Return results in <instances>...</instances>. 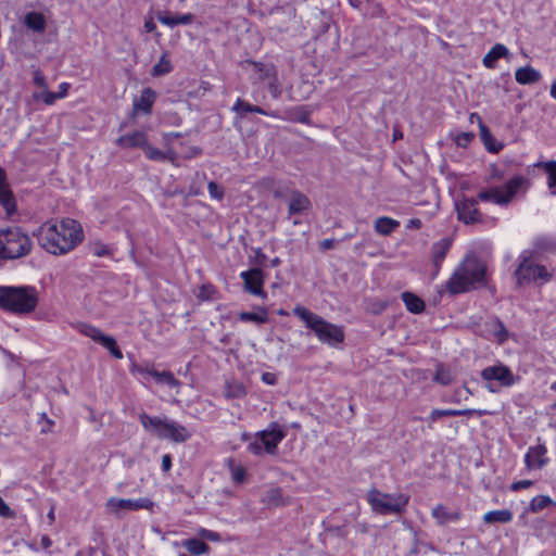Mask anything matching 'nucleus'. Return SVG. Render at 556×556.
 I'll return each instance as SVG.
<instances>
[{"label": "nucleus", "mask_w": 556, "mask_h": 556, "mask_svg": "<svg viewBox=\"0 0 556 556\" xmlns=\"http://www.w3.org/2000/svg\"><path fill=\"white\" fill-rule=\"evenodd\" d=\"M34 236L39 245L53 255H64L84 240L81 225L72 218L48 220L34 231Z\"/></svg>", "instance_id": "f257e3e1"}, {"label": "nucleus", "mask_w": 556, "mask_h": 556, "mask_svg": "<svg viewBox=\"0 0 556 556\" xmlns=\"http://www.w3.org/2000/svg\"><path fill=\"white\" fill-rule=\"evenodd\" d=\"M486 266L476 256H466L455 268L445 283L451 294L468 292L482 286L485 280Z\"/></svg>", "instance_id": "f03ea898"}, {"label": "nucleus", "mask_w": 556, "mask_h": 556, "mask_svg": "<svg viewBox=\"0 0 556 556\" xmlns=\"http://www.w3.org/2000/svg\"><path fill=\"white\" fill-rule=\"evenodd\" d=\"M38 305V291L31 286H0V308L17 316L33 313Z\"/></svg>", "instance_id": "7ed1b4c3"}, {"label": "nucleus", "mask_w": 556, "mask_h": 556, "mask_svg": "<svg viewBox=\"0 0 556 556\" xmlns=\"http://www.w3.org/2000/svg\"><path fill=\"white\" fill-rule=\"evenodd\" d=\"M292 312L315 333L321 343L337 346L343 342L344 331L341 326L327 321L302 305H296Z\"/></svg>", "instance_id": "20e7f679"}, {"label": "nucleus", "mask_w": 556, "mask_h": 556, "mask_svg": "<svg viewBox=\"0 0 556 556\" xmlns=\"http://www.w3.org/2000/svg\"><path fill=\"white\" fill-rule=\"evenodd\" d=\"M518 261L519 264L514 274L518 287L530 285L541 287L553 279V273L535 260L532 251H522Z\"/></svg>", "instance_id": "39448f33"}, {"label": "nucleus", "mask_w": 556, "mask_h": 556, "mask_svg": "<svg viewBox=\"0 0 556 556\" xmlns=\"http://www.w3.org/2000/svg\"><path fill=\"white\" fill-rule=\"evenodd\" d=\"M139 420L147 432L162 440L182 443L188 441L191 437V433L186 427L167 418L150 416L142 413L139 415Z\"/></svg>", "instance_id": "423d86ee"}, {"label": "nucleus", "mask_w": 556, "mask_h": 556, "mask_svg": "<svg viewBox=\"0 0 556 556\" xmlns=\"http://www.w3.org/2000/svg\"><path fill=\"white\" fill-rule=\"evenodd\" d=\"M33 241L30 237L17 226L0 229V258L17 260L30 253Z\"/></svg>", "instance_id": "0eeeda50"}, {"label": "nucleus", "mask_w": 556, "mask_h": 556, "mask_svg": "<svg viewBox=\"0 0 556 556\" xmlns=\"http://www.w3.org/2000/svg\"><path fill=\"white\" fill-rule=\"evenodd\" d=\"M286 435L287 431L282 427L277 422H270L266 429L254 434L247 451L255 456H262L264 453L274 455Z\"/></svg>", "instance_id": "6e6552de"}, {"label": "nucleus", "mask_w": 556, "mask_h": 556, "mask_svg": "<svg viewBox=\"0 0 556 556\" xmlns=\"http://www.w3.org/2000/svg\"><path fill=\"white\" fill-rule=\"evenodd\" d=\"M366 498L372 510L380 515H401L409 501L406 494L383 493L377 489H371Z\"/></svg>", "instance_id": "1a4fd4ad"}, {"label": "nucleus", "mask_w": 556, "mask_h": 556, "mask_svg": "<svg viewBox=\"0 0 556 556\" xmlns=\"http://www.w3.org/2000/svg\"><path fill=\"white\" fill-rule=\"evenodd\" d=\"M528 179L523 176H515L509 179L505 185L491 187L481 190L478 195V201L492 202L496 205H507L517 194V192L526 188Z\"/></svg>", "instance_id": "9d476101"}, {"label": "nucleus", "mask_w": 556, "mask_h": 556, "mask_svg": "<svg viewBox=\"0 0 556 556\" xmlns=\"http://www.w3.org/2000/svg\"><path fill=\"white\" fill-rule=\"evenodd\" d=\"M78 332L85 337L90 338L92 341L101 344L116 359L123 358V353L116 344V340L112 336L104 334L98 327L89 324L80 323L76 326Z\"/></svg>", "instance_id": "9b49d317"}, {"label": "nucleus", "mask_w": 556, "mask_h": 556, "mask_svg": "<svg viewBox=\"0 0 556 556\" xmlns=\"http://www.w3.org/2000/svg\"><path fill=\"white\" fill-rule=\"evenodd\" d=\"M481 378L485 380L486 389L490 392H495L496 389L493 386L495 381L500 387H511L515 383V377L513 371L505 365H494L485 367L481 371Z\"/></svg>", "instance_id": "f8f14e48"}, {"label": "nucleus", "mask_w": 556, "mask_h": 556, "mask_svg": "<svg viewBox=\"0 0 556 556\" xmlns=\"http://www.w3.org/2000/svg\"><path fill=\"white\" fill-rule=\"evenodd\" d=\"M478 200L462 195L455 201V210L458 220L466 225L477 224L482 222V215L479 212Z\"/></svg>", "instance_id": "ddd939ff"}, {"label": "nucleus", "mask_w": 556, "mask_h": 556, "mask_svg": "<svg viewBox=\"0 0 556 556\" xmlns=\"http://www.w3.org/2000/svg\"><path fill=\"white\" fill-rule=\"evenodd\" d=\"M153 505L154 503L148 497L137 500L111 497L105 504L108 510L114 514H118L121 510L152 509Z\"/></svg>", "instance_id": "4468645a"}, {"label": "nucleus", "mask_w": 556, "mask_h": 556, "mask_svg": "<svg viewBox=\"0 0 556 556\" xmlns=\"http://www.w3.org/2000/svg\"><path fill=\"white\" fill-rule=\"evenodd\" d=\"M240 278L243 280L245 291L262 299L267 296L266 292L263 290L264 276L260 268L242 271Z\"/></svg>", "instance_id": "2eb2a0df"}, {"label": "nucleus", "mask_w": 556, "mask_h": 556, "mask_svg": "<svg viewBox=\"0 0 556 556\" xmlns=\"http://www.w3.org/2000/svg\"><path fill=\"white\" fill-rule=\"evenodd\" d=\"M0 206L7 217L16 212V200L7 181L5 170L0 166Z\"/></svg>", "instance_id": "dca6fc26"}, {"label": "nucleus", "mask_w": 556, "mask_h": 556, "mask_svg": "<svg viewBox=\"0 0 556 556\" xmlns=\"http://www.w3.org/2000/svg\"><path fill=\"white\" fill-rule=\"evenodd\" d=\"M431 517L438 526L445 527L459 522L463 518V511L460 509H451L444 504H437L431 509Z\"/></svg>", "instance_id": "f3484780"}, {"label": "nucleus", "mask_w": 556, "mask_h": 556, "mask_svg": "<svg viewBox=\"0 0 556 556\" xmlns=\"http://www.w3.org/2000/svg\"><path fill=\"white\" fill-rule=\"evenodd\" d=\"M546 453L547 450L544 444H538L535 446L529 447L525 455V464L527 469L534 470L543 468L548 463Z\"/></svg>", "instance_id": "a211bd4d"}, {"label": "nucleus", "mask_w": 556, "mask_h": 556, "mask_svg": "<svg viewBox=\"0 0 556 556\" xmlns=\"http://www.w3.org/2000/svg\"><path fill=\"white\" fill-rule=\"evenodd\" d=\"M451 248V241L447 238H442L439 241L434 242L431 248V257L433 265V277H437L440 269L441 264L444 261L448 250Z\"/></svg>", "instance_id": "6ab92c4d"}, {"label": "nucleus", "mask_w": 556, "mask_h": 556, "mask_svg": "<svg viewBox=\"0 0 556 556\" xmlns=\"http://www.w3.org/2000/svg\"><path fill=\"white\" fill-rule=\"evenodd\" d=\"M311 208L309 199L302 192L293 190L288 204V215L301 214Z\"/></svg>", "instance_id": "aec40b11"}, {"label": "nucleus", "mask_w": 556, "mask_h": 556, "mask_svg": "<svg viewBox=\"0 0 556 556\" xmlns=\"http://www.w3.org/2000/svg\"><path fill=\"white\" fill-rule=\"evenodd\" d=\"M156 99V93L151 88H144L141 91L139 99L134 100V112H142L143 114H151L153 103Z\"/></svg>", "instance_id": "412c9836"}, {"label": "nucleus", "mask_w": 556, "mask_h": 556, "mask_svg": "<svg viewBox=\"0 0 556 556\" xmlns=\"http://www.w3.org/2000/svg\"><path fill=\"white\" fill-rule=\"evenodd\" d=\"M148 136L144 131L136 130L132 134L121 136L116 139V144L124 149L141 148L143 149Z\"/></svg>", "instance_id": "4be33fe9"}, {"label": "nucleus", "mask_w": 556, "mask_h": 556, "mask_svg": "<svg viewBox=\"0 0 556 556\" xmlns=\"http://www.w3.org/2000/svg\"><path fill=\"white\" fill-rule=\"evenodd\" d=\"M159 22L167 27L174 28L177 25H188L192 23L194 16L191 13L172 15L169 12H159L156 15Z\"/></svg>", "instance_id": "5701e85b"}, {"label": "nucleus", "mask_w": 556, "mask_h": 556, "mask_svg": "<svg viewBox=\"0 0 556 556\" xmlns=\"http://www.w3.org/2000/svg\"><path fill=\"white\" fill-rule=\"evenodd\" d=\"M232 111L239 114L241 117H243L248 113H257L274 118H279V115L276 112H267L263 108L252 105L249 102L241 100L240 98H238L237 101L235 102Z\"/></svg>", "instance_id": "b1692460"}, {"label": "nucleus", "mask_w": 556, "mask_h": 556, "mask_svg": "<svg viewBox=\"0 0 556 556\" xmlns=\"http://www.w3.org/2000/svg\"><path fill=\"white\" fill-rule=\"evenodd\" d=\"M541 73L530 65L519 67L515 72V79L520 85L535 84L541 79Z\"/></svg>", "instance_id": "393cba45"}, {"label": "nucleus", "mask_w": 556, "mask_h": 556, "mask_svg": "<svg viewBox=\"0 0 556 556\" xmlns=\"http://www.w3.org/2000/svg\"><path fill=\"white\" fill-rule=\"evenodd\" d=\"M509 53L506 46L502 43L494 45L491 50L483 56L482 63L486 68H494L495 63L501 58L507 56Z\"/></svg>", "instance_id": "a878e982"}, {"label": "nucleus", "mask_w": 556, "mask_h": 556, "mask_svg": "<svg viewBox=\"0 0 556 556\" xmlns=\"http://www.w3.org/2000/svg\"><path fill=\"white\" fill-rule=\"evenodd\" d=\"M260 72L262 73V75H261L262 78L268 79L267 88H268V91L271 94V97L275 99L279 98L282 90H281V85L278 81L274 70L269 68V67L262 66V67H260Z\"/></svg>", "instance_id": "bb28decb"}, {"label": "nucleus", "mask_w": 556, "mask_h": 556, "mask_svg": "<svg viewBox=\"0 0 556 556\" xmlns=\"http://www.w3.org/2000/svg\"><path fill=\"white\" fill-rule=\"evenodd\" d=\"M400 226V222L388 216H380L374 223L375 231L381 236H389Z\"/></svg>", "instance_id": "cd10ccee"}, {"label": "nucleus", "mask_w": 556, "mask_h": 556, "mask_svg": "<svg viewBox=\"0 0 556 556\" xmlns=\"http://www.w3.org/2000/svg\"><path fill=\"white\" fill-rule=\"evenodd\" d=\"M24 25L36 33H42L46 29V18L39 12H28L24 16Z\"/></svg>", "instance_id": "c85d7f7f"}, {"label": "nucleus", "mask_w": 556, "mask_h": 556, "mask_svg": "<svg viewBox=\"0 0 556 556\" xmlns=\"http://www.w3.org/2000/svg\"><path fill=\"white\" fill-rule=\"evenodd\" d=\"M480 137L489 152L497 153L503 149V144L498 142L489 128L480 122Z\"/></svg>", "instance_id": "c756f323"}, {"label": "nucleus", "mask_w": 556, "mask_h": 556, "mask_svg": "<svg viewBox=\"0 0 556 556\" xmlns=\"http://www.w3.org/2000/svg\"><path fill=\"white\" fill-rule=\"evenodd\" d=\"M185 547L193 556L207 555L211 551L210 546L200 539H188L181 542Z\"/></svg>", "instance_id": "7c9ffc66"}, {"label": "nucleus", "mask_w": 556, "mask_h": 556, "mask_svg": "<svg viewBox=\"0 0 556 556\" xmlns=\"http://www.w3.org/2000/svg\"><path fill=\"white\" fill-rule=\"evenodd\" d=\"M402 300L410 313L419 314L425 311L424 301L412 292H403Z\"/></svg>", "instance_id": "2f4dec72"}, {"label": "nucleus", "mask_w": 556, "mask_h": 556, "mask_svg": "<svg viewBox=\"0 0 556 556\" xmlns=\"http://www.w3.org/2000/svg\"><path fill=\"white\" fill-rule=\"evenodd\" d=\"M483 520L486 523L502 522L507 523L513 520V513L508 509L491 510L484 514Z\"/></svg>", "instance_id": "473e14b6"}, {"label": "nucleus", "mask_w": 556, "mask_h": 556, "mask_svg": "<svg viewBox=\"0 0 556 556\" xmlns=\"http://www.w3.org/2000/svg\"><path fill=\"white\" fill-rule=\"evenodd\" d=\"M239 319L244 323L265 324L268 321V313L264 307H258L257 312H241Z\"/></svg>", "instance_id": "72a5a7b5"}, {"label": "nucleus", "mask_w": 556, "mask_h": 556, "mask_svg": "<svg viewBox=\"0 0 556 556\" xmlns=\"http://www.w3.org/2000/svg\"><path fill=\"white\" fill-rule=\"evenodd\" d=\"M151 377L155 379L157 383L166 384L170 388H177L180 386V382L174 377L170 371H153L151 372Z\"/></svg>", "instance_id": "f704fd0d"}, {"label": "nucleus", "mask_w": 556, "mask_h": 556, "mask_svg": "<svg viewBox=\"0 0 556 556\" xmlns=\"http://www.w3.org/2000/svg\"><path fill=\"white\" fill-rule=\"evenodd\" d=\"M172 71H173V66H172L170 60L167 58V54L164 53L160 58L159 62L153 66L151 74H152V76L157 77V76L166 75V74L170 73Z\"/></svg>", "instance_id": "c9c22d12"}, {"label": "nucleus", "mask_w": 556, "mask_h": 556, "mask_svg": "<svg viewBox=\"0 0 556 556\" xmlns=\"http://www.w3.org/2000/svg\"><path fill=\"white\" fill-rule=\"evenodd\" d=\"M536 166H542L546 174H547V185L549 189H554L556 187V162L555 161H548V162H542L538 163ZM553 194H556V189L552 190Z\"/></svg>", "instance_id": "e433bc0d"}, {"label": "nucleus", "mask_w": 556, "mask_h": 556, "mask_svg": "<svg viewBox=\"0 0 556 556\" xmlns=\"http://www.w3.org/2000/svg\"><path fill=\"white\" fill-rule=\"evenodd\" d=\"M143 152L146 156L152 161L162 162L168 159H172L168 153L161 151L160 149L151 146L148 141L143 147Z\"/></svg>", "instance_id": "4c0bfd02"}, {"label": "nucleus", "mask_w": 556, "mask_h": 556, "mask_svg": "<svg viewBox=\"0 0 556 556\" xmlns=\"http://www.w3.org/2000/svg\"><path fill=\"white\" fill-rule=\"evenodd\" d=\"M443 415H454V416H467V417H482L485 415H491L492 413L486 409H473V408H465V409H448L447 412H443Z\"/></svg>", "instance_id": "58836bf2"}, {"label": "nucleus", "mask_w": 556, "mask_h": 556, "mask_svg": "<svg viewBox=\"0 0 556 556\" xmlns=\"http://www.w3.org/2000/svg\"><path fill=\"white\" fill-rule=\"evenodd\" d=\"M552 504V498L546 495H538L532 498L530 502V509L533 513H538L544 508H546L548 505Z\"/></svg>", "instance_id": "ea45409f"}, {"label": "nucleus", "mask_w": 556, "mask_h": 556, "mask_svg": "<svg viewBox=\"0 0 556 556\" xmlns=\"http://www.w3.org/2000/svg\"><path fill=\"white\" fill-rule=\"evenodd\" d=\"M433 379H434V381H437L438 383H440L442 386H447L453 381L451 371L442 365L438 366Z\"/></svg>", "instance_id": "a19ab883"}, {"label": "nucleus", "mask_w": 556, "mask_h": 556, "mask_svg": "<svg viewBox=\"0 0 556 556\" xmlns=\"http://www.w3.org/2000/svg\"><path fill=\"white\" fill-rule=\"evenodd\" d=\"M207 191L212 199H215L217 201H222L224 199L225 190L215 181H210L207 184Z\"/></svg>", "instance_id": "79ce46f5"}, {"label": "nucleus", "mask_w": 556, "mask_h": 556, "mask_svg": "<svg viewBox=\"0 0 556 556\" xmlns=\"http://www.w3.org/2000/svg\"><path fill=\"white\" fill-rule=\"evenodd\" d=\"M90 249H91L92 254L98 257L110 255L112 252V250L110 249L109 245H106L100 241L93 242L91 244Z\"/></svg>", "instance_id": "37998d69"}, {"label": "nucleus", "mask_w": 556, "mask_h": 556, "mask_svg": "<svg viewBox=\"0 0 556 556\" xmlns=\"http://www.w3.org/2000/svg\"><path fill=\"white\" fill-rule=\"evenodd\" d=\"M197 533L201 540H207L211 542H220L222 540L220 534L218 532L205 528L198 529Z\"/></svg>", "instance_id": "c03bdc74"}, {"label": "nucleus", "mask_w": 556, "mask_h": 556, "mask_svg": "<svg viewBox=\"0 0 556 556\" xmlns=\"http://www.w3.org/2000/svg\"><path fill=\"white\" fill-rule=\"evenodd\" d=\"M36 100H41L47 105H52L59 99L55 92L43 90L40 93L34 94Z\"/></svg>", "instance_id": "a18cd8bd"}, {"label": "nucleus", "mask_w": 556, "mask_h": 556, "mask_svg": "<svg viewBox=\"0 0 556 556\" xmlns=\"http://www.w3.org/2000/svg\"><path fill=\"white\" fill-rule=\"evenodd\" d=\"M215 292V289L211 285H203L199 289L198 298L201 300H211L213 298V294Z\"/></svg>", "instance_id": "49530a36"}, {"label": "nucleus", "mask_w": 556, "mask_h": 556, "mask_svg": "<svg viewBox=\"0 0 556 556\" xmlns=\"http://www.w3.org/2000/svg\"><path fill=\"white\" fill-rule=\"evenodd\" d=\"M450 408H446V409H439V408H434L431 410L430 415L428 416L427 420L429 421V425H428V428L429 429H432L433 428V424L439 419V418H443V417H447L448 415H443V414H439V413H443V412H447Z\"/></svg>", "instance_id": "de8ad7c7"}, {"label": "nucleus", "mask_w": 556, "mask_h": 556, "mask_svg": "<svg viewBox=\"0 0 556 556\" xmlns=\"http://www.w3.org/2000/svg\"><path fill=\"white\" fill-rule=\"evenodd\" d=\"M232 480L237 483H241L245 478V469L241 466L233 467L232 470Z\"/></svg>", "instance_id": "09e8293b"}, {"label": "nucleus", "mask_w": 556, "mask_h": 556, "mask_svg": "<svg viewBox=\"0 0 556 556\" xmlns=\"http://www.w3.org/2000/svg\"><path fill=\"white\" fill-rule=\"evenodd\" d=\"M533 483L534 482L532 480H519L510 484V490L517 492L532 486Z\"/></svg>", "instance_id": "8fccbe9b"}, {"label": "nucleus", "mask_w": 556, "mask_h": 556, "mask_svg": "<svg viewBox=\"0 0 556 556\" xmlns=\"http://www.w3.org/2000/svg\"><path fill=\"white\" fill-rule=\"evenodd\" d=\"M473 139V134L471 132H462L456 136V143L462 147H466Z\"/></svg>", "instance_id": "3c124183"}, {"label": "nucleus", "mask_w": 556, "mask_h": 556, "mask_svg": "<svg viewBox=\"0 0 556 556\" xmlns=\"http://www.w3.org/2000/svg\"><path fill=\"white\" fill-rule=\"evenodd\" d=\"M33 79H34V84H35L37 87H39V88H45V89L47 88L46 77H45V75L42 74V72H41V71L36 70V71L34 72V77H33Z\"/></svg>", "instance_id": "603ef678"}, {"label": "nucleus", "mask_w": 556, "mask_h": 556, "mask_svg": "<svg viewBox=\"0 0 556 556\" xmlns=\"http://www.w3.org/2000/svg\"><path fill=\"white\" fill-rule=\"evenodd\" d=\"M261 378H262V381L268 386H274L277 382V377L274 372L265 371L262 374Z\"/></svg>", "instance_id": "864d4df0"}, {"label": "nucleus", "mask_w": 556, "mask_h": 556, "mask_svg": "<svg viewBox=\"0 0 556 556\" xmlns=\"http://www.w3.org/2000/svg\"><path fill=\"white\" fill-rule=\"evenodd\" d=\"M134 372H138L139 375H141L143 378L150 376L151 377V372L153 371H156L155 369L153 368H148V367H141V366H134L132 369H131Z\"/></svg>", "instance_id": "5fc2aeb1"}, {"label": "nucleus", "mask_w": 556, "mask_h": 556, "mask_svg": "<svg viewBox=\"0 0 556 556\" xmlns=\"http://www.w3.org/2000/svg\"><path fill=\"white\" fill-rule=\"evenodd\" d=\"M0 515L2 517H12L13 513L9 505L3 501L2 497H0Z\"/></svg>", "instance_id": "6e6d98bb"}, {"label": "nucleus", "mask_w": 556, "mask_h": 556, "mask_svg": "<svg viewBox=\"0 0 556 556\" xmlns=\"http://www.w3.org/2000/svg\"><path fill=\"white\" fill-rule=\"evenodd\" d=\"M71 85L68 83H61L59 85V91L55 92L59 99H63L67 96Z\"/></svg>", "instance_id": "4d7b16f0"}, {"label": "nucleus", "mask_w": 556, "mask_h": 556, "mask_svg": "<svg viewBox=\"0 0 556 556\" xmlns=\"http://www.w3.org/2000/svg\"><path fill=\"white\" fill-rule=\"evenodd\" d=\"M172 467V457L169 454H165L162 456V469L164 471H168Z\"/></svg>", "instance_id": "13d9d810"}, {"label": "nucleus", "mask_w": 556, "mask_h": 556, "mask_svg": "<svg viewBox=\"0 0 556 556\" xmlns=\"http://www.w3.org/2000/svg\"><path fill=\"white\" fill-rule=\"evenodd\" d=\"M333 245H334L333 239H325L319 243V247L321 250H330L333 248Z\"/></svg>", "instance_id": "bf43d9fd"}, {"label": "nucleus", "mask_w": 556, "mask_h": 556, "mask_svg": "<svg viewBox=\"0 0 556 556\" xmlns=\"http://www.w3.org/2000/svg\"><path fill=\"white\" fill-rule=\"evenodd\" d=\"M40 545L43 549H48L52 545V541L48 535H42L40 539Z\"/></svg>", "instance_id": "052dcab7"}, {"label": "nucleus", "mask_w": 556, "mask_h": 556, "mask_svg": "<svg viewBox=\"0 0 556 556\" xmlns=\"http://www.w3.org/2000/svg\"><path fill=\"white\" fill-rule=\"evenodd\" d=\"M143 27L147 33H151L156 28L155 23L151 18L144 22Z\"/></svg>", "instance_id": "680f3d73"}, {"label": "nucleus", "mask_w": 556, "mask_h": 556, "mask_svg": "<svg viewBox=\"0 0 556 556\" xmlns=\"http://www.w3.org/2000/svg\"><path fill=\"white\" fill-rule=\"evenodd\" d=\"M407 227L408 228H417L418 229V228L421 227V220L418 219V218L409 219Z\"/></svg>", "instance_id": "e2e57ef3"}, {"label": "nucleus", "mask_w": 556, "mask_h": 556, "mask_svg": "<svg viewBox=\"0 0 556 556\" xmlns=\"http://www.w3.org/2000/svg\"><path fill=\"white\" fill-rule=\"evenodd\" d=\"M47 518H48V521L50 525H52L55 520V513H54V507L52 506L49 510V513L47 514Z\"/></svg>", "instance_id": "0e129e2a"}, {"label": "nucleus", "mask_w": 556, "mask_h": 556, "mask_svg": "<svg viewBox=\"0 0 556 556\" xmlns=\"http://www.w3.org/2000/svg\"><path fill=\"white\" fill-rule=\"evenodd\" d=\"M178 137H180V134L179 132H173V131L172 132H167V134L164 135V139L166 141H169L173 138H178Z\"/></svg>", "instance_id": "69168bd1"}, {"label": "nucleus", "mask_w": 556, "mask_h": 556, "mask_svg": "<svg viewBox=\"0 0 556 556\" xmlns=\"http://www.w3.org/2000/svg\"><path fill=\"white\" fill-rule=\"evenodd\" d=\"M551 96L556 100V80L551 86Z\"/></svg>", "instance_id": "338daca9"}, {"label": "nucleus", "mask_w": 556, "mask_h": 556, "mask_svg": "<svg viewBox=\"0 0 556 556\" xmlns=\"http://www.w3.org/2000/svg\"><path fill=\"white\" fill-rule=\"evenodd\" d=\"M280 264V258L279 257H275L270 261V265L276 267Z\"/></svg>", "instance_id": "774afa93"}]
</instances>
